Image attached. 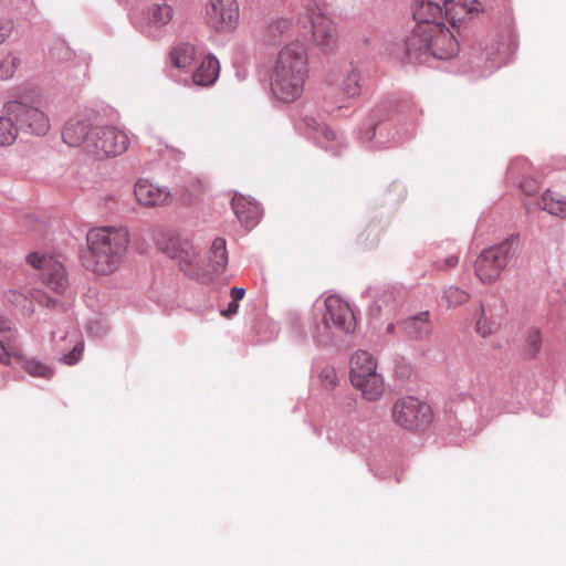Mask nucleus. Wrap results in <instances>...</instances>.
<instances>
[{"instance_id": "20", "label": "nucleus", "mask_w": 566, "mask_h": 566, "mask_svg": "<svg viewBox=\"0 0 566 566\" xmlns=\"http://www.w3.org/2000/svg\"><path fill=\"white\" fill-rule=\"evenodd\" d=\"M541 208L552 216L566 218V197L555 191L546 190L539 201Z\"/></svg>"}, {"instance_id": "7", "label": "nucleus", "mask_w": 566, "mask_h": 566, "mask_svg": "<svg viewBox=\"0 0 566 566\" xmlns=\"http://www.w3.org/2000/svg\"><path fill=\"white\" fill-rule=\"evenodd\" d=\"M128 134L116 126H95L86 142V153L97 159L114 158L127 151Z\"/></svg>"}, {"instance_id": "3", "label": "nucleus", "mask_w": 566, "mask_h": 566, "mask_svg": "<svg viewBox=\"0 0 566 566\" xmlns=\"http://www.w3.org/2000/svg\"><path fill=\"white\" fill-rule=\"evenodd\" d=\"M409 61L426 63L430 57L449 60L459 52V43L444 23L415 27L403 41Z\"/></svg>"}, {"instance_id": "40", "label": "nucleus", "mask_w": 566, "mask_h": 566, "mask_svg": "<svg viewBox=\"0 0 566 566\" xmlns=\"http://www.w3.org/2000/svg\"><path fill=\"white\" fill-rule=\"evenodd\" d=\"M239 305L235 302H230L228 307L221 312V315L224 317H230L238 312Z\"/></svg>"}, {"instance_id": "29", "label": "nucleus", "mask_w": 566, "mask_h": 566, "mask_svg": "<svg viewBox=\"0 0 566 566\" xmlns=\"http://www.w3.org/2000/svg\"><path fill=\"white\" fill-rule=\"evenodd\" d=\"M360 76L358 71L350 70L344 77L340 84L342 93L347 97H357L360 95Z\"/></svg>"}, {"instance_id": "1", "label": "nucleus", "mask_w": 566, "mask_h": 566, "mask_svg": "<svg viewBox=\"0 0 566 566\" xmlns=\"http://www.w3.org/2000/svg\"><path fill=\"white\" fill-rule=\"evenodd\" d=\"M308 56L304 45L291 42L277 53L271 73V90L285 103L298 99L308 78Z\"/></svg>"}, {"instance_id": "6", "label": "nucleus", "mask_w": 566, "mask_h": 566, "mask_svg": "<svg viewBox=\"0 0 566 566\" xmlns=\"http://www.w3.org/2000/svg\"><path fill=\"white\" fill-rule=\"evenodd\" d=\"M350 381L368 400H377L384 394V379L377 373V363L365 350H358L352 356Z\"/></svg>"}, {"instance_id": "37", "label": "nucleus", "mask_w": 566, "mask_h": 566, "mask_svg": "<svg viewBox=\"0 0 566 566\" xmlns=\"http://www.w3.org/2000/svg\"><path fill=\"white\" fill-rule=\"evenodd\" d=\"M459 264V256L457 254H451L447 256L444 260H438L434 262V268L437 270H448L455 268Z\"/></svg>"}, {"instance_id": "24", "label": "nucleus", "mask_w": 566, "mask_h": 566, "mask_svg": "<svg viewBox=\"0 0 566 566\" xmlns=\"http://www.w3.org/2000/svg\"><path fill=\"white\" fill-rule=\"evenodd\" d=\"M293 28V22L291 19L285 17H280L273 19L266 25V36L270 41L276 42L281 40L283 36L290 34Z\"/></svg>"}, {"instance_id": "17", "label": "nucleus", "mask_w": 566, "mask_h": 566, "mask_svg": "<svg viewBox=\"0 0 566 566\" xmlns=\"http://www.w3.org/2000/svg\"><path fill=\"white\" fill-rule=\"evenodd\" d=\"M219 61L213 55H207L192 74V81L199 86H209L216 82L219 76Z\"/></svg>"}, {"instance_id": "42", "label": "nucleus", "mask_w": 566, "mask_h": 566, "mask_svg": "<svg viewBox=\"0 0 566 566\" xmlns=\"http://www.w3.org/2000/svg\"><path fill=\"white\" fill-rule=\"evenodd\" d=\"M375 136V127H371L364 136L363 138H365L366 140H371L373 137Z\"/></svg>"}, {"instance_id": "14", "label": "nucleus", "mask_w": 566, "mask_h": 566, "mask_svg": "<svg viewBox=\"0 0 566 566\" xmlns=\"http://www.w3.org/2000/svg\"><path fill=\"white\" fill-rule=\"evenodd\" d=\"M312 33L316 44L323 48H332L336 44L338 32L333 20L322 12H313L311 15Z\"/></svg>"}, {"instance_id": "28", "label": "nucleus", "mask_w": 566, "mask_h": 566, "mask_svg": "<svg viewBox=\"0 0 566 566\" xmlns=\"http://www.w3.org/2000/svg\"><path fill=\"white\" fill-rule=\"evenodd\" d=\"M470 300V294L458 287L450 285L443 290L442 301L447 305V307H458L465 304Z\"/></svg>"}, {"instance_id": "39", "label": "nucleus", "mask_w": 566, "mask_h": 566, "mask_svg": "<svg viewBox=\"0 0 566 566\" xmlns=\"http://www.w3.org/2000/svg\"><path fill=\"white\" fill-rule=\"evenodd\" d=\"M245 290L243 287H232L230 291V296L232 297V302L238 303L240 300L244 297Z\"/></svg>"}, {"instance_id": "2", "label": "nucleus", "mask_w": 566, "mask_h": 566, "mask_svg": "<svg viewBox=\"0 0 566 566\" xmlns=\"http://www.w3.org/2000/svg\"><path fill=\"white\" fill-rule=\"evenodd\" d=\"M129 232L125 227H97L87 232L88 253L85 266L97 275L116 272L128 249Z\"/></svg>"}, {"instance_id": "43", "label": "nucleus", "mask_w": 566, "mask_h": 566, "mask_svg": "<svg viewBox=\"0 0 566 566\" xmlns=\"http://www.w3.org/2000/svg\"><path fill=\"white\" fill-rule=\"evenodd\" d=\"M45 298L48 300V305L50 306L52 300L50 297H46V296H45Z\"/></svg>"}, {"instance_id": "31", "label": "nucleus", "mask_w": 566, "mask_h": 566, "mask_svg": "<svg viewBox=\"0 0 566 566\" xmlns=\"http://www.w3.org/2000/svg\"><path fill=\"white\" fill-rule=\"evenodd\" d=\"M12 357H21L20 348L13 344L11 337H6V344L0 339V363L3 365H11Z\"/></svg>"}, {"instance_id": "36", "label": "nucleus", "mask_w": 566, "mask_h": 566, "mask_svg": "<svg viewBox=\"0 0 566 566\" xmlns=\"http://www.w3.org/2000/svg\"><path fill=\"white\" fill-rule=\"evenodd\" d=\"M82 353L83 344L77 343L76 345L73 346L72 350L69 354L63 356L62 360L66 365H74L80 360Z\"/></svg>"}, {"instance_id": "34", "label": "nucleus", "mask_w": 566, "mask_h": 566, "mask_svg": "<svg viewBox=\"0 0 566 566\" xmlns=\"http://www.w3.org/2000/svg\"><path fill=\"white\" fill-rule=\"evenodd\" d=\"M0 334L2 336L1 340H3L4 343H6V337H11L12 342L14 343V340L18 336V331L11 321L0 317Z\"/></svg>"}, {"instance_id": "12", "label": "nucleus", "mask_w": 566, "mask_h": 566, "mask_svg": "<svg viewBox=\"0 0 566 566\" xmlns=\"http://www.w3.org/2000/svg\"><path fill=\"white\" fill-rule=\"evenodd\" d=\"M240 18L237 0H209L206 6V19L210 28L218 32L233 31Z\"/></svg>"}, {"instance_id": "35", "label": "nucleus", "mask_w": 566, "mask_h": 566, "mask_svg": "<svg viewBox=\"0 0 566 566\" xmlns=\"http://www.w3.org/2000/svg\"><path fill=\"white\" fill-rule=\"evenodd\" d=\"M14 29V23L12 19L1 18L0 19V45L7 41V39L11 35Z\"/></svg>"}, {"instance_id": "15", "label": "nucleus", "mask_w": 566, "mask_h": 566, "mask_svg": "<svg viewBox=\"0 0 566 566\" xmlns=\"http://www.w3.org/2000/svg\"><path fill=\"white\" fill-rule=\"evenodd\" d=\"M440 0H412L416 27L443 23L444 13Z\"/></svg>"}, {"instance_id": "32", "label": "nucleus", "mask_w": 566, "mask_h": 566, "mask_svg": "<svg viewBox=\"0 0 566 566\" xmlns=\"http://www.w3.org/2000/svg\"><path fill=\"white\" fill-rule=\"evenodd\" d=\"M474 328H475V332L482 337H488L489 335L492 334L493 324L485 316V311H484L483 305L480 306V311H479V315L475 319Z\"/></svg>"}, {"instance_id": "30", "label": "nucleus", "mask_w": 566, "mask_h": 566, "mask_svg": "<svg viewBox=\"0 0 566 566\" xmlns=\"http://www.w3.org/2000/svg\"><path fill=\"white\" fill-rule=\"evenodd\" d=\"M20 60L11 52L0 56V80L6 81L13 77Z\"/></svg>"}, {"instance_id": "25", "label": "nucleus", "mask_w": 566, "mask_h": 566, "mask_svg": "<svg viewBox=\"0 0 566 566\" xmlns=\"http://www.w3.org/2000/svg\"><path fill=\"white\" fill-rule=\"evenodd\" d=\"M543 338L542 333L538 328L532 327L525 334L523 344V354L530 359H534L538 356L542 349Z\"/></svg>"}, {"instance_id": "16", "label": "nucleus", "mask_w": 566, "mask_h": 566, "mask_svg": "<svg viewBox=\"0 0 566 566\" xmlns=\"http://www.w3.org/2000/svg\"><path fill=\"white\" fill-rule=\"evenodd\" d=\"M91 124L88 120L71 118L62 130V138L71 147L83 145L86 151V142L91 135Z\"/></svg>"}, {"instance_id": "33", "label": "nucleus", "mask_w": 566, "mask_h": 566, "mask_svg": "<svg viewBox=\"0 0 566 566\" xmlns=\"http://www.w3.org/2000/svg\"><path fill=\"white\" fill-rule=\"evenodd\" d=\"M322 386L332 390L337 385V375L333 367H324L318 375Z\"/></svg>"}, {"instance_id": "21", "label": "nucleus", "mask_w": 566, "mask_h": 566, "mask_svg": "<svg viewBox=\"0 0 566 566\" xmlns=\"http://www.w3.org/2000/svg\"><path fill=\"white\" fill-rule=\"evenodd\" d=\"M19 128L14 116L6 114L2 109V115H0V146H11L18 138Z\"/></svg>"}, {"instance_id": "9", "label": "nucleus", "mask_w": 566, "mask_h": 566, "mask_svg": "<svg viewBox=\"0 0 566 566\" xmlns=\"http://www.w3.org/2000/svg\"><path fill=\"white\" fill-rule=\"evenodd\" d=\"M394 422L409 431L426 429L432 420L431 407L416 397L398 399L391 409Z\"/></svg>"}, {"instance_id": "27", "label": "nucleus", "mask_w": 566, "mask_h": 566, "mask_svg": "<svg viewBox=\"0 0 566 566\" xmlns=\"http://www.w3.org/2000/svg\"><path fill=\"white\" fill-rule=\"evenodd\" d=\"M147 19L155 27L166 25L172 19V9L166 3H155L148 8Z\"/></svg>"}, {"instance_id": "26", "label": "nucleus", "mask_w": 566, "mask_h": 566, "mask_svg": "<svg viewBox=\"0 0 566 566\" xmlns=\"http://www.w3.org/2000/svg\"><path fill=\"white\" fill-rule=\"evenodd\" d=\"M196 56V49L192 44L182 43L170 52L171 63L177 67H187Z\"/></svg>"}, {"instance_id": "8", "label": "nucleus", "mask_w": 566, "mask_h": 566, "mask_svg": "<svg viewBox=\"0 0 566 566\" xmlns=\"http://www.w3.org/2000/svg\"><path fill=\"white\" fill-rule=\"evenodd\" d=\"M516 239L512 235L497 245L485 249L478 256L474 271L484 284L495 282L514 254Z\"/></svg>"}, {"instance_id": "13", "label": "nucleus", "mask_w": 566, "mask_h": 566, "mask_svg": "<svg viewBox=\"0 0 566 566\" xmlns=\"http://www.w3.org/2000/svg\"><path fill=\"white\" fill-rule=\"evenodd\" d=\"M134 196L145 208L165 207L171 202V192L165 186H159L148 179L140 178L134 185Z\"/></svg>"}, {"instance_id": "23", "label": "nucleus", "mask_w": 566, "mask_h": 566, "mask_svg": "<svg viewBox=\"0 0 566 566\" xmlns=\"http://www.w3.org/2000/svg\"><path fill=\"white\" fill-rule=\"evenodd\" d=\"M18 337L14 340V344L20 348L22 352L21 346L18 344ZM15 360L21 365V367L31 376L33 377H43V378H50L53 374L52 369L48 367L46 365L34 360L27 358L22 353L21 357H12V361Z\"/></svg>"}, {"instance_id": "4", "label": "nucleus", "mask_w": 566, "mask_h": 566, "mask_svg": "<svg viewBox=\"0 0 566 566\" xmlns=\"http://www.w3.org/2000/svg\"><path fill=\"white\" fill-rule=\"evenodd\" d=\"M156 247L166 255L178 261L180 270L191 279L209 281L210 274L200 265V258L188 239L178 234L160 233L155 239Z\"/></svg>"}, {"instance_id": "11", "label": "nucleus", "mask_w": 566, "mask_h": 566, "mask_svg": "<svg viewBox=\"0 0 566 566\" xmlns=\"http://www.w3.org/2000/svg\"><path fill=\"white\" fill-rule=\"evenodd\" d=\"M27 262L35 270L42 272L43 281L50 290L63 294L69 281L63 264L52 255L32 252L27 256Z\"/></svg>"}, {"instance_id": "41", "label": "nucleus", "mask_w": 566, "mask_h": 566, "mask_svg": "<svg viewBox=\"0 0 566 566\" xmlns=\"http://www.w3.org/2000/svg\"><path fill=\"white\" fill-rule=\"evenodd\" d=\"M322 134L328 139V140H333L336 138V133L334 130H332L329 127L327 126H324L322 127Z\"/></svg>"}, {"instance_id": "5", "label": "nucleus", "mask_w": 566, "mask_h": 566, "mask_svg": "<svg viewBox=\"0 0 566 566\" xmlns=\"http://www.w3.org/2000/svg\"><path fill=\"white\" fill-rule=\"evenodd\" d=\"M355 329V317L349 305L340 297L329 295L324 301L322 319L316 327V337L327 343L340 334H349Z\"/></svg>"}, {"instance_id": "38", "label": "nucleus", "mask_w": 566, "mask_h": 566, "mask_svg": "<svg viewBox=\"0 0 566 566\" xmlns=\"http://www.w3.org/2000/svg\"><path fill=\"white\" fill-rule=\"evenodd\" d=\"M7 298L10 303L15 305H21L22 302L25 300L24 295L17 291H9L7 293Z\"/></svg>"}, {"instance_id": "19", "label": "nucleus", "mask_w": 566, "mask_h": 566, "mask_svg": "<svg viewBox=\"0 0 566 566\" xmlns=\"http://www.w3.org/2000/svg\"><path fill=\"white\" fill-rule=\"evenodd\" d=\"M403 328L408 337L412 339H424L431 334V325L429 322V313L423 312L417 316L409 317L403 323Z\"/></svg>"}, {"instance_id": "22", "label": "nucleus", "mask_w": 566, "mask_h": 566, "mask_svg": "<svg viewBox=\"0 0 566 566\" xmlns=\"http://www.w3.org/2000/svg\"><path fill=\"white\" fill-rule=\"evenodd\" d=\"M228 264V252L226 249V240L216 238L212 241L209 251V265L214 272H221Z\"/></svg>"}, {"instance_id": "10", "label": "nucleus", "mask_w": 566, "mask_h": 566, "mask_svg": "<svg viewBox=\"0 0 566 566\" xmlns=\"http://www.w3.org/2000/svg\"><path fill=\"white\" fill-rule=\"evenodd\" d=\"M6 114L14 116L19 127L38 136H44L51 128L48 115L40 108L12 99L3 105Z\"/></svg>"}, {"instance_id": "18", "label": "nucleus", "mask_w": 566, "mask_h": 566, "mask_svg": "<svg viewBox=\"0 0 566 566\" xmlns=\"http://www.w3.org/2000/svg\"><path fill=\"white\" fill-rule=\"evenodd\" d=\"M231 206L238 219L247 227H252L258 222L260 217L258 203L243 196H234Z\"/></svg>"}]
</instances>
